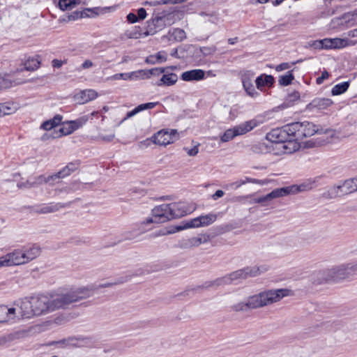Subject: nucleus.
<instances>
[{
    "instance_id": "obj_1",
    "label": "nucleus",
    "mask_w": 357,
    "mask_h": 357,
    "mask_svg": "<svg viewBox=\"0 0 357 357\" xmlns=\"http://www.w3.org/2000/svg\"><path fill=\"white\" fill-rule=\"evenodd\" d=\"M151 214L152 217L146 218L142 225L164 223L173 219L180 218L188 214V208L183 202L163 204L154 207Z\"/></svg>"
},
{
    "instance_id": "obj_2",
    "label": "nucleus",
    "mask_w": 357,
    "mask_h": 357,
    "mask_svg": "<svg viewBox=\"0 0 357 357\" xmlns=\"http://www.w3.org/2000/svg\"><path fill=\"white\" fill-rule=\"evenodd\" d=\"M291 134V139L292 143V151H296L300 146L299 142L303 140L305 137H309L314 135L315 133L329 134L334 130L331 129H324L319 128L312 122L303 121V122H294L289 124L288 127Z\"/></svg>"
},
{
    "instance_id": "obj_3",
    "label": "nucleus",
    "mask_w": 357,
    "mask_h": 357,
    "mask_svg": "<svg viewBox=\"0 0 357 357\" xmlns=\"http://www.w3.org/2000/svg\"><path fill=\"white\" fill-rule=\"evenodd\" d=\"M94 288L81 287L75 290L56 294L52 297V310L66 308L70 304L91 296V291Z\"/></svg>"
},
{
    "instance_id": "obj_4",
    "label": "nucleus",
    "mask_w": 357,
    "mask_h": 357,
    "mask_svg": "<svg viewBox=\"0 0 357 357\" xmlns=\"http://www.w3.org/2000/svg\"><path fill=\"white\" fill-rule=\"evenodd\" d=\"M291 290L288 289H270L252 295L255 308H261L280 301L282 298L289 296Z\"/></svg>"
},
{
    "instance_id": "obj_5",
    "label": "nucleus",
    "mask_w": 357,
    "mask_h": 357,
    "mask_svg": "<svg viewBox=\"0 0 357 357\" xmlns=\"http://www.w3.org/2000/svg\"><path fill=\"white\" fill-rule=\"evenodd\" d=\"M324 273L326 275L324 279L326 281H339L349 278L351 275L356 274L354 271V263L341 264L340 266L333 267L325 271Z\"/></svg>"
},
{
    "instance_id": "obj_6",
    "label": "nucleus",
    "mask_w": 357,
    "mask_h": 357,
    "mask_svg": "<svg viewBox=\"0 0 357 357\" xmlns=\"http://www.w3.org/2000/svg\"><path fill=\"white\" fill-rule=\"evenodd\" d=\"M301 191V185H290L287 187H283L276 188L272 190L270 193L266 195L255 198L254 199L255 203L262 204L263 206H266V203L271 201L273 199L282 197L291 194H295Z\"/></svg>"
},
{
    "instance_id": "obj_7",
    "label": "nucleus",
    "mask_w": 357,
    "mask_h": 357,
    "mask_svg": "<svg viewBox=\"0 0 357 357\" xmlns=\"http://www.w3.org/2000/svg\"><path fill=\"white\" fill-rule=\"evenodd\" d=\"M178 138L179 134L176 130L172 129L170 132L162 130L154 134L150 139H147L141 144L149 146L153 142L155 144L166 146L174 143Z\"/></svg>"
},
{
    "instance_id": "obj_8",
    "label": "nucleus",
    "mask_w": 357,
    "mask_h": 357,
    "mask_svg": "<svg viewBox=\"0 0 357 357\" xmlns=\"http://www.w3.org/2000/svg\"><path fill=\"white\" fill-rule=\"evenodd\" d=\"M289 124L282 128H277L271 130L266 134V139L273 143H287L292 145L290 131L288 130Z\"/></svg>"
},
{
    "instance_id": "obj_9",
    "label": "nucleus",
    "mask_w": 357,
    "mask_h": 357,
    "mask_svg": "<svg viewBox=\"0 0 357 357\" xmlns=\"http://www.w3.org/2000/svg\"><path fill=\"white\" fill-rule=\"evenodd\" d=\"M31 298L35 316L53 311L52 310V301L47 296L39 295Z\"/></svg>"
},
{
    "instance_id": "obj_10",
    "label": "nucleus",
    "mask_w": 357,
    "mask_h": 357,
    "mask_svg": "<svg viewBox=\"0 0 357 357\" xmlns=\"http://www.w3.org/2000/svg\"><path fill=\"white\" fill-rule=\"evenodd\" d=\"M259 273V268L257 267H250L248 266L243 268L242 269L237 270L234 271L228 275H227L230 284L232 282L246 279L249 277H255L257 276Z\"/></svg>"
},
{
    "instance_id": "obj_11",
    "label": "nucleus",
    "mask_w": 357,
    "mask_h": 357,
    "mask_svg": "<svg viewBox=\"0 0 357 357\" xmlns=\"http://www.w3.org/2000/svg\"><path fill=\"white\" fill-rule=\"evenodd\" d=\"M228 284H230V282H229V279L226 275L222 278H218L214 280L206 281L204 283H203L202 285L196 286L195 287L191 289L190 290L188 289L185 292L183 293V294L188 295V292L190 291H196L199 289H208L211 287H218L220 286H224V285H228Z\"/></svg>"
},
{
    "instance_id": "obj_12",
    "label": "nucleus",
    "mask_w": 357,
    "mask_h": 357,
    "mask_svg": "<svg viewBox=\"0 0 357 357\" xmlns=\"http://www.w3.org/2000/svg\"><path fill=\"white\" fill-rule=\"evenodd\" d=\"M105 8L96 7L93 8H85L82 11L75 10L70 13L68 16V21L76 20L84 17H93L99 15L100 11H102Z\"/></svg>"
},
{
    "instance_id": "obj_13",
    "label": "nucleus",
    "mask_w": 357,
    "mask_h": 357,
    "mask_svg": "<svg viewBox=\"0 0 357 357\" xmlns=\"http://www.w3.org/2000/svg\"><path fill=\"white\" fill-rule=\"evenodd\" d=\"M71 202L67 203H50L47 205H44L35 210V212L40 214H46L54 213L61 208H66L70 206Z\"/></svg>"
},
{
    "instance_id": "obj_14",
    "label": "nucleus",
    "mask_w": 357,
    "mask_h": 357,
    "mask_svg": "<svg viewBox=\"0 0 357 357\" xmlns=\"http://www.w3.org/2000/svg\"><path fill=\"white\" fill-rule=\"evenodd\" d=\"M9 266L24 264L26 262L22 249L15 250L6 255Z\"/></svg>"
},
{
    "instance_id": "obj_15",
    "label": "nucleus",
    "mask_w": 357,
    "mask_h": 357,
    "mask_svg": "<svg viewBox=\"0 0 357 357\" xmlns=\"http://www.w3.org/2000/svg\"><path fill=\"white\" fill-rule=\"evenodd\" d=\"M98 97V93L93 89H86L79 91L74 96V99L79 104H84Z\"/></svg>"
},
{
    "instance_id": "obj_16",
    "label": "nucleus",
    "mask_w": 357,
    "mask_h": 357,
    "mask_svg": "<svg viewBox=\"0 0 357 357\" xmlns=\"http://www.w3.org/2000/svg\"><path fill=\"white\" fill-rule=\"evenodd\" d=\"M259 125V121L251 119L234 126L236 135H243L251 131Z\"/></svg>"
},
{
    "instance_id": "obj_17",
    "label": "nucleus",
    "mask_w": 357,
    "mask_h": 357,
    "mask_svg": "<svg viewBox=\"0 0 357 357\" xmlns=\"http://www.w3.org/2000/svg\"><path fill=\"white\" fill-rule=\"evenodd\" d=\"M205 77V71L202 69H193L183 72L181 78L185 82L200 81Z\"/></svg>"
},
{
    "instance_id": "obj_18",
    "label": "nucleus",
    "mask_w": 357,
    "mask_h": 357,
    "mask_svg": "<svg viewBox=\"0 0 357 357\" xmlns=\"http://www.w3.org/2000/svg\"><path fill=\"white\" fill-rule=\"evenodd\" d=\"M20 314L22 318H31L33 316H35L34 311H33V302H32V298L31 299L24 298L22 299L20 301Z\"/></svg>"
},
{
    "instance_id": "obj_19",
    "label": "nucleus",
    "mask_w": 357,
    "mask_h": 357,
    "mask_svg": "<svg viewBox=\"0 0 357 357\" xmlns=\"http://www.w3.org/2000/svg\"><path fill=\"white\" fill-rule=\"evenodd\" d=\"M199 227H202V222L199 220V218L197 217L190 220H185L181 222L178 225L175 226L174 229L169 231L168 233L172 234L185 229L195 228Z\"/></svg>"
},
{
    "instance_id": "obj_20",
    "label": "nucleus",
    "mask_w": 357,
    "mask_h": 357,
    "mask_svg": "<svg viewBox=\"0 0 357 357\" xmlns=\"http://www.w3.org/2000/svg\"><path fill=\"white\" fill-rule=\"evenodd\" d=\"M333 103L330 98H316L313 99L307 105L308 108L317 109L319 110L325 109Z\"/></svg>"
},
{
    "instance_id": "obj_21",
    "label": "nucleus",
    "mask_w": 357,
    "mask_h": 357,
    "mask_svg": "<svg viewBox=\"0 0 357 357\" xmlns=\"http://www.w3.org/2000/svg\"><path fill=\"white\" fill-rule=\"evenodd\" d=\"M22 250L26 263L36 259L40 253V248L36 244L23 247Z\"/></svg>"
},
{
    "instance_id": "obj_22",
    "label": "nucleus",
    "mask_w": 357,
    "mask_h": 357,
    "mask_svg": "<svg viewBox=\"0 0 357 357\" xmlns=\"http://www.w3.org/2000/svg\"><path fill=\"white\" fill-rule=\"evenodd\" d=\"M231 309L234 312H246L248 310L255 309L252 296H249L245 301L233 305Z\"/></svg>"
},
{
    "instance_id": "obj_23",
    "label": "nucleus",
    "mask_w": 357,
    "mask_h": 357,
    "mask_svg": "<svg viewBox=\"0 0 357 357\" xmlns=\"http://www.w3.org/2000/svg\"><path fill=\"white\" fill-rule=\"evenodd\" d=\"M275 82V78L271 75H261L255 80L256 86L258 89H261L264 86H272Z\"/></svg>"
},
{
    "instance_id": "obj_24",
    "label": "nucleus",
    "mask_w": 357,
    "mask_h": 357,
    "mask_svg": "<svg viewBox=\"0 0 357 357\" xmlns=\"http://www.w3.org/2000/svg\"><path fill=\"white\" fill-rule=\"evenodd\" d=\"M62 119L63 117L61 115L56 114V116H54L53 119L43 122L40 126V128L45 130H50L56 127L57 126L60 125Z\"/></svg>"
},
{
    "instance_id": "obj_25",
    "label": "nucleus",
    "mask_w": 357,
    "mask_h": 357,
    "mask_svg": "<svg viewBox=\"0 0 357 357\" xmlns=\"http://www.w3.org/2000/svg\"><path fill=\"white\" fill-rule=\"evenodd\" d=\"M18 109L16 103L13 102H6L0 104V116L9 115L14 113Z\"/></svg>"
},
{
    "instance_id": "obj_26",
    "label": "nucleus",
    "mask_w": 357,
    "mask_h": 357,
    "mask_svg": "<svg viewBox=\"0 0 357 357\" xmlns=\"http://www.w3.org/2000/svg\"><path fill=\"white\" fill-rule=\"evenodd\" d=\"M344 195H349L357 191V177L347 179L342 183Z\"/></svg>"
},
{
    "instance_id": "obj_27",
    "label": "nucleus",
    "mask_w": 357,
    "mask_h": 357,
    "mask_svg": "<svg viewBox=\"0 0 357 357\" xmlns=\"http://www.w3.org/2000/svg\"><path fill=\"white\" fill-rule=\"evenodd\" d=\"M160 20L158 18H152L147 22L146 31L144 32V36H153L159 31L155 23H158Z\"/></svg>"
},
{
    "instance_id": "obj_28",
    "label": "nucleus",
    "mask_w": 357,
    "mask_h": 357,
    "mask_svg": "<svg viewBox=\"0 0 357 357\" xmlns=\"http://www.w3.org/2000/svg\"><path fill=\"white\" fill-rule=\"evenodd\" d=\"M75 131V128L71 127L69 122H66L63 124V126L59 130L55 132V135L51 136L52 138H59L63 135H68L72 134Z\"/></svg>"
},
{
    "instance_id": "obj_29",
    "label": "nucleus",
    "mask_w": 357,
    "mask_h": 357,
    "mask_svg": "<svg viewBox=\"0 0 357 357\" xmlns=\"http://www.w3.org/2000/svg\"><path fill=\"white\" fill-rule=\"evenodd\" d=\"M178 77L175 73H169L167 75H163L159 82L158 83V86H161L162 84H165L167 86H171L177 82Z\"/></svg>"
},
{
    "instance_id": "obj_30",
    "label": "nucleus",
    "mask_w": 357,
    "mask_h": 357,
    "mask_svg": "<svg viewBox=\"0 0 357 357\" xmlns=\"http://www.w3.org/2000/svg\"><path fill=\"white\" fill-rule=\"evenodd\" d=\"M168 34L177 42H181L186 38L185 31L179 28L169 29Z\"/></svg>"
},
{
    "instance_id": "obj_31",
    "label": "nucleus",
    "mask_w": 357,
    "mask_h": 357,
    "mask_svg": "<svg viewBox=\"0 0 357 357\" xmlns=\"http://www.w3.org/2000/svg\"><path fill=\"white\" fill-rule=\"evenodd\" d=\"M128 280V277L126 278V279L121 278L117 279L114 282H107V283L100 284L99 285H93V284H92V285L88 286L87 287H93L94 288L93 289H92L91 291V296H92L93 295V291L96 290V289H100V288L110 287H112L114 285L123 284V282H127Z\"/></svg>"
},
{
    "instance_id": "obj_32",
    "label": "nucleus",
    "mask_w": 357,
    "mask_h": 357,
    "mask_svg": "<svg viewBox=\"0 0 357 357\" xmlns=\"http://www.w3.org/2000/svg\"><path fill=\"white\" fill-rule=\"evenodd\" d=\"M349 85H350L349 81L344 82L342 83L337 84L335 85L331 90L332 95L333 96H339V95L344 93L349 89Z\"/></svg>"
},
{
    "instance_id": "obj_33",
    "label": "nucleus",
    "mask_w": 357,
    "mask_h": 357,
    "mask_svg": "<svg viewBox=\"0 0 357 357\" xmlns=\"http://www.w3.org/2000/svg\"><path fill=\"white\" fill-rule=\"evenodd\" d=\"M294 79L293 70L287 71L284 75H280L279 77V84L281 86H289Z\"/></svg>"
},
{
    "instance_id": "obj_34",
    "label": "nucleus",
    "mask_w": 357,
    "mask_h": 357,
    "mask_svg": "<svg viewBox=\"0 0 357 357\" xmlns=\"http://www.w3.org/2000/svg\"><path fill=\"white\" fill-rule=\"evenodd\" d=\"M247 183H252L263 185L265 182L262 180L245 177V179H241V180L236 181V182L232 183L231 184V185L234 186L235 188H238L240 186H241Z\"/></svg>"
},
{
    "instance_id": "obj_35",
    "label": "nucleus",
    "mask_w": 357,
    "mask_h": 357,
    "mask_svg": "<svg viewBox=\"0 0 357 357\" xmlns=\"http://www.w3.org/2000/svg\"><path fill=\"white\" fill-rule=\"evenodd\" d=\"M331 43L332 49L342 48L350 45L349 40L347 38H331Z\"/></svg>"
},
{
    "instance_id": "obj_36",
    "label": "nucleus",
    "mask_w": 357,
    "mask_h": 357,
    "mask_svg": "<svg viewBox=\"0 0 357 357\" xmlns=\"http://www.w3.org/2000/svg\"><path fill=\"white\" fill-rule=\"evenodd\" d=\"M40 61L36 58H29L24 63V68L26 70H34L39 68Z\"/></svg>"
},
{
    "instance_id": "obj_37",
    "label": "nucleus",
    "mask_w": 357,
    "mask_h": 357,
    "mask_svg": "<svg viewBox=\"0 0 357 357\" xmlns=\"http://www.w3.org/2000/svg\"><path fill=\"white\" fill-rule=\"evenodd\" d=\"M209 240V236L206 234H200L197 237L190 238L192 247H197L202 243H206Z\"/></svg>"
},
{
    "instance_id": "obj_38",
    "label": "nucleus",
    "mask_w": 357,
    "mask_h": 357,
    "mask_svg": "<svg viewBox=\"0 0 357 357\" xmlns=\"http://www.w3.org/2000/svg\"><path fill=\"white\" fill-rule=\"evenodd\" d=\"M199 218L202 222V227H204L213 223L217 219V215L215 214L209 213L205 215L199 216Z\"/></svg>"
},
{
    "instance_id": "obj_39",
    "label": "nucleus",
    "mask_w": 357,
    "mask_h": 357,
    "mask_svg": "<svg viewBox=\"0 0 357 357\" xmlns=\"http://www.w3.org/2000/svg\"><path fill=\"white\" fill-rule=\"evenodd\" d=\"M144 32L140 26H135L133 31H127L126 32V36L128 38H139L140 37H144Z\"/></svg>"
},
{
    "instance_id": "obj_40",
    "label": "nucleus",
    "mask_w": 357,
    "mask_h": 357,
    "mask_svg": "<svg viewBox=\"0 0 357 357\" xmlns=\"http://www.w3.org/2000/svg\"><path fill=\"white\" fill-rule=\"evenodd\" d=\"M79 0H59V6L61 10H66L79 3Z\"/></svg>"
},
{
    "instance_id": "obj_41",
    "label": "nucleus",
    "mask_w": 357,
    "mask_h": 357,
    "mask_svg": "<svg viewBox=\"0 0 357 357\" xmlns=\"http://www.w3.org/2000/svg\"><path fill=\"white\" fill-rule=\"evenodd\" d=\"M165 72V68H155L148 70H139L137 73L139 74L146 75L147 77H149L151 75H159L161 73Z\"/></svg>"
},
{
    "instance_id": "obj_42",
    "label": "nucleus",
    "mask_w": 357,
    "mask_h": 357,
    "mask_svg": "<svg viewBox=\"0 0 357 357\" xmlns=\"http://www.w3.org/2000/svg\"><path fill=\"white\" fill-rule=\"evenodd\" d=\"M243 88L247 94L252 98H255L259 96V93L255 90L252 82L243 83Z\"/></svg>"
},
{
    "instance_id": "obj_43",
    "label": "nucleus",
    "mask_w": 357,
    "mask_h": 357,
    "mask_svg": "<svg viewBox=\"0 0 357 357\" xmlns=\"http://www.w3.org/2000/svg\"><path fill=\"white\" fill-rule=\"evenodd\" d=\"M88 120H89L88 116H83L79 119H77L76 120L70 121L68 122L70 124L71 127L75 128V131L76 130H77L79 128H81L82 126H83L87 122Z\"/></svg>"
},
{
    "instance_id": "obj_44",
    "label": "nucleus",
    "mask_w": 357,
    "mask_h": 357,
    "mask_svg": "<svg viewBox=\"0 0 357 357\" xmlns=\"http://www.w3.org/2000/svg\"><path fill=\"white\" fill-rule=\"evenodd\" d=\"M236 133L235 132L234 128H229L225 130L224 134L221 136V141L223 142H229L233 139L235 137H236Z\"/></svg>"
},
{
    "instance_id": "obj_45",
    "label": "nucleus",
    "mask_w": 357,
    "mask_h": 357,
    "mask_svg": "<svg viewBox=\"0 0 357 357\" xmlns=\"http://www.w3.org/2000/svg\"><path fill=\"white\" fill-rule=\"evenodd\" d=\"M255 76V73L250 70H243L241 72L242 83L250 82Z\"/></svg>"
},
{
    "instance_id": "obj_46",
    "label": "nucleus",
    "mask_w": 357,
    "mask_h": 357,
    "mask_svg": "<svg viewBox=\"0 0 357 357\" xmlns=\"http://www.w3.org/2000/svg\"><path fill=\"white\" fill-rule=\"evenodd\" d=\"M216 50L217 47L215 45L200 47V52L204 56L212 55L216 52Z\"/></svg>"
},
{
    "instance_id": "obj_47",
    "label": "nucleus",
    "mask_w": 357,
    "mask_h": 357,
    "mask_svg": "<svg viewBox=\"0 0 357 357\" xmlns=\"http://www.w3.org/2000/svg\"><path fill=\"white\" fill-rule=\"evenodd\" d=\"M71 174L70 171L66 166L61 170L58 172L57 173L52 174L53 178H64Z\"/></svg>"
},
{
    "instance_id": "obj_48",
    "label": "nucleus",
    "mask_w": 357,
    "mask_h": 357,
    "mask_svg": "<svg viewBox=\"0 0 357 357\" xmlns=\"http://www.w3.org/2000/svg\"><path fill=\"white\" fill-rule=\"evenodd\" d=\"M142 232H140V234ZM139 233L136 234L135 231H126L123 234V238L121 240H120L119 242H121V241H125V240H133L135 238H137L139 236Z\"/></svg>"
},
{
    "instance_id": "obj_49",
    "label": "nucleus",
    "mask_w": 357,
    "mask_h": 357,
    "mask_svg": "<svg viewBox=\"0 0 357 357\" xmlns=\"http://www.w3.org/2000/svg\"><path fill=\"white\" fill-rule=\"evenodd\" d=\"M158 105H159V102H146V103H143V104L139 105L137 106V107L140 112L145 109H153Z\"/></svg>"
},
{
    "instance_id": "obj_50",
    "label": "nucleus",
    "mask_w": 357,
    "mask_h": 357,
    "mask_svg": "<svg viewBox=\"0 0 357 357\" xmlns=\"http://www.w3.org/2000/svg\"><path fill=\"white\" fill-rule=\"evenodd\" d=\"M165 17H166L165 14L162 13L161 15H158L154 17V18H158V19L160 20L158 23H155L159 31L162 30L166 26Z\"/></svg>"
},
{
    "instance_id": "obj_51",
    "label": "nucleus",
    "mask_w": 357,
    "mask_h": 357,
    "mask_svg": "<svg viewBox=\"0 0 357 357\" xmlns=\"http://www.w3.org/2000/svg\"><path fill=\"white\" fill-rule=\"evenodd\" d=\"M135 73H117L112 77V79L118 80V79H131L133 75Z\"/></svg>"
},
{
    "instance_id": "obj_52",
    "label": "nucleus",
    "mask_w": 357,
    "mask_h": 357,
    "mask_svg": "<svg viewBox=\"0 0 357 357\" xmlns=\"http://www.w3.org/2000/svg\"><path fill=\"white\" fill-rule=\"evenodd\" d=\"M36 178L38 185H40L43 183H50L51 178H53V176L50 175L48 176H45V175H40Z\"/></svg>"
},
{
    "instance_id": "obj_53",
    "label": "nucleus",
    "mask_w": 357,
    "mask_h": 357,
    "mask_svg": "<svg viewBox=\"0 0 357 357\" xmlns=\"http://www.w3.org/2000/svg\"><path fill=\"white\" fill-rule=\"evenodd\" d=\"M6 311V305H0V323L8 322Z\"/></svg>"
},
{
    "instance_id": "obj_54",
    "label": "nucleus",
    "mask_w": 357,
    "mask_h": 357,
    "mask_svg": "<svg viewBox=\"0 0 357 357\" xmlns=\"http://www.w3.org/2000/svg\"><path fill=\"white\" fill-rule=\"evenodd\" d=\"M79 165H80V161L79 160H77L73 162H69L66 165V167H68V169H69V170L72 173V172H74L75 171H76L79 168Z\"/></svg>"
},
{
    "instance_id": "obj_55",
    "label": "nucleus",
    "mask_w": 357,
    "mask_h": 357,
    "mask_svg": "<svg viewBox=\"0 0 357 357\" xmlns=\"http://www.w3.org/2000/svg\"><path fill=\"white\" fill-rule=\"evenodd\" d=\"M178 247L182 249H188L192 248L190 238L180 241L178 242Z\"/></svg>"
},
{
    "instance_id": "obj_56",
    "label": "nucleus",
    "mask_w": 357,
    "mask_h": 357,
    "mask_svg": "<svg viewBox=\"0 0 357 357\" xmlns=\"http://www.w3.org/2000/svg\"><path fill=\"white\" fill-rule=\"evenodd\" d=\"M344 188L342 185H335L332 190L333 193L335 194V196H342L344 195L343 193Z\"/></svg>"
},
{
    "instance_id": "obj_57",
    "label": "nucleus",
    "mask_w": 357,
    "mask_h": 357,
    "mask_svg": "<svg viewBox=\"0 0 357 357\" xmlns=\"http://www.w3.org/2000/svg\"><path fill=\"white\" fill-rule=\"evenodd\" d=\"M11 83L7 79L0 77V91L10 87Z\"/></svg>"
},
{
    "instance_id": "obj_58",
    "label": "nucleus",
    "mask_w": 357,
    "mask_h": 357,
    "mask_svg": "<svg viewBox=\"0 0 357 357\" xmlns=\"http://www.w3.org/2000/svg\"><path fill=\"white\" fill-rule=\"evenodd\" d=\"M156 62L162 63L167 61L166 53L165 52H159L155 54Z\"/></svg>"
},
{
    "instance_id": "obj_59",
    "label": "nucleus",
    "mask_w": 357,
    "mask_h": 357,
    "mask_svg": "<svg viewBox=\"0 0 357 357\" xmlns=\"http://www.w3.org/2000/svg\"><path fill=\"white\" fill-rule=\"evenodd\" d=\"M328 76H329V73L326 70L323 71L321 73V75L317 78V80H316L317 84H321L323 83V82L328 77Z\"/></svg>"
},
{
    "instance_id": "obj_60",
    "label": "nucleus",
    "mask_w": 357,
    "mask_h": 357,
    "mask_svg": "<svg viewBox=\"0 0 357 357\" xmlns=\"http://www.w3.org/2000/svg\"><path fill=\"white\" fill-rule=\"evenodd\" d=\"M309 45L310 47H313L315 50H322L323 49L321 40H314L312 43H310Z\"/></svg>"
},
{
    "instance_id": "obj_61",
    "label": "nucleus",
    "mask_w": 357,
    "mask_h": 357,
    "mask_svg": "<svg viewBox=\"0 0 357 357\" xmlns=\"http://www.w3.org/2000/svg\"><path fill=\"white\" fill-rule=\"evenodd\" d=\"M6 317L8 319V321L14 318V315L15 314V308L10 307L8 308L6 306Z\"/></svg>"
},
{
    "instance_id": "obj_62",
    "label": "nucleus",
    "mask_w": 357,
    "mask_h": 357,
    "mask_svg": "<svg viewBox=\"0 0 357 357\" xmlns=\"http://www.w3.org/2000/svg\"><path fill=\"white\" fill-rule=\"evenodd\" d=\"M126 18H127L128 22L131 24L135 23L137 22H138V20H139V18L137 17V15H135L133 13H130L127 15Z\"/></svg>"
},
{
    "instance_id": "obj_63",
    "label": "nucleus",
    "mask_w": 357,
    "mask_h": 357,
    "mask_svg": "<svg viewBox=\"0 0 357 357\" xmlns=\"http://www.w3.org/2000/svg\"><path fill=\"white\" fill-rule=\"evenodd\" d=\"M323 49H332L331 38H324L321 40Z\"/></svg>"
},
{
    "instance_id": "obj_64",
    "label": "nucleus",
    "mask_w": 357,
    "mask_h": 357,
    "mask_svg": "<svg viewBox=\"0 0 357 357\" xmlns=\"http://www.w3.org/2000/svg\"><path fill=\"white\" fill-rule=\"evenodd\" d=\"M300 98V93L298 91H294L288 96L287 100L289 102H294Z\"/></svg>"
}]
</instances>
